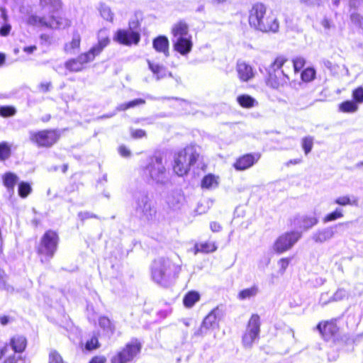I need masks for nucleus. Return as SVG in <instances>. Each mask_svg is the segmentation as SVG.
Instances as JSON below:
<instances>
[{"label": "nucleus", "instance_id": "obj_38", "mask_svg": "<svg viewBox=\"0 0 363 363\" xmlns=\"http://www.w3.org/2000/svg\"><path fill=\"white\" fill-rule=\"evenodd\" d=\"M286 62H287V59L284 56H278L271 64L268 70H272L273 72L281 71V68L283 67Z\"/></svg>", "mask_w": 363, "mask_h": 363}, {"label": "nucleus", "instance_id": "obj_48", "mask_svg": "<svg viewBox=\"0 0 363 363\" xmlns=\"http://www.w3.org/2000/svg\"><path fill=\"white\" fill-rule=\"evenodd\" d=\"M313 140L311 137L308 136L302 139L301 145L306 155L311 152L313 147Z\"/></svg>", "mask_w": 363, "mask_h": 363}, {"label": "nucleus", "instance_id": "obj_5", "mask_svg": "<svg viewBox=\"0 0 363 363\" xmlns=\"http://www.w3.org/2000/svg\"><path fill=\"white\" fill-rule=\"evenodd\" d=\"M172 32L174 36L172 42L174 50L182 55L189 53L192 49L193 43L191 35L189 33L188 25L180 21L173 26Z\"/></svg>", "mask_w": 363, "mask_h": 363}, {"label": "nucleus", "instance_id": "obj_11", "mask_svg": "<svg viewBox=\"0 0 363 363\" xmlns=\"http://www.w3.org/2000/svg\"><path fill=\"white\" fill-rule=\"evenodd\" d=\"M260 332V320L257 314H253L242 336V344L245 347H251L253 342L259 338Z\"/></svg>", "mask_w": 363, "mask_h": 363}, {"label": "nucleus", "instance_id": "obj_47", "mask_svg": "<svg viewBox=\"0 0 363 363\" xmlns=\"http://www.w3.org/2000/svg\"><path fill=\"white\" fill-rule=\"evenodd\" d=\"M315 71L313 68H307L301 73V79L304 82H310L314 79Z\"/></svg>", "mask_w": 363, "mask_h": 363}, {"label": "nucleus", "instance_id": "obj_45", "mask_svg": "<svg viewBox=\"0 0 363 363\" xmlns=\"http://www.w3.org/2000/svg\"><path fill=\"white\" fill-rule=\"evenodd\" d=\"M335 234V230L333 226L325 228L321 232H319V242L327 240L331 238Z\"/></svg>", "mask_w": 363, "mask_h": 363}, {"label": "nucleus", "instance_id": "obj_40", "mask_svg": "<svg viewBox=\"0 0 363 363\" xmlns=\"http://www.w3.org/2000/svg\"><path fill=\"white\" fill-rule=\"evenodd\" d=\"M99 12L101 17L108 21H112L113 19V13L109 6L105 4H101L99 6Z\"/></svg>", "mask_w": 363, "mask_h": 363}, {"label": "nucleus", "instance_id": "obj_27", "mask_svg": "<svg viewBox=\"0 0 363 363\" xmlns=\"http://www.w3.org/2000/svg\"><path fill=\"white\" fill-rule=\"evenodd\" d=\"M11 346L14 352H22L26 346V339L23 336H15L11 340Z\"/></svg>", "mask_w": 363, "mask_h": 363}, {"label": "nucleus", "instance_id": "obj_8", "mask_svg": "<svg viewBox=\"0 0 363 363\" xmlns=\"http://www.w3.org/2000/svg\"><path fill=\"white\" fill-rule=\"evenodd\" d=\"M30 140L38 147H50L58 140L59 135L54 130H43L40 131H30Z\"/></svg>", "mask_w": 363, "mask_h": 363}, {"label": "nucleus", "instance_id": "obj_56", "mask_svg": "<svg viewBox=\"0 0 363 363\" xmlns=\"http://www.w3.org/2000/svg\"><path fill=\"white\" fill-rule=\"evenodd\" d=\"M11 30V26L9 22H4L3 25L0 28V35L7 36Z\"/></svg>", "mask_w": 363, "mask_h": 363}, {"label": "nucleus", "instance_id": "obj_36", "mask_svg": "<svg viewBox=\"0 0 363 363\" xmlns=\"http://www.w3.org/2000/svg\"><path fill=\"white\" fill-rule=\"evenodd\" d=\"M344 216L343 211L340 208H337L334 211L327 214L323 218V221L324 223L336 220Z\"/></svg>", "mask_w": 363, "mask_h": 363}, {"label": "nucleus", "instance_id": "obj_13", "mask_svg": "<svg viewBox=\"0 0 363 363\" xmlns=\"http://www.w3.org/2000/svg\"><path fill=\"white\" fill-rule=\"evenodd\" d=\"M301 238V233L298 231L286 233L281 235L275 242L274 248L279 253L289 250Z\"/></svg>", "mask_w": 363, "mask_h": 363}, {"label": "nucleus", "instance_id": "obj_59", "mask_svg": "<svg viewBox=\"0 0 363 363\" xmlns=\"http://www.w3.org/2000/svg\"><path fill=\"white\" fill-rule=\"evenodd\" d=\"M347 296V291L344 289H338L333 295L334 301H340Z\"/></svg>", "mask_w": 363, "mask_h": 363}, {"label": "nucleus", "instance_id": "obj_30", "mask_svg": "<svg viewBox=\"0 0 363 363\" xmlns=\"http://www.w3.org/2000/svg\"><path fill=\"white\" fill-rule=\"evenodd\" d=\"M259 292V288L257 286L254 285L250 288L243 289L238 294V298L240 300H245L255 296Z\"/></svg>", "mask_w": 363, "mask_h": 363}, {"label": "nucleus", "instance_id": "obj_55", "mask_svg": "<svg viewBox=\"0 0 363 363\" xmlns=\"http://www.w3.org/2000/svg\"><path fill=\"white\" fill-rule=\"evenodd\" d=\"M40 43L45 45H50L53 43L52 36L45 33L40 35Z\"/></svg>", "mask_w": 363, "mask_h": 363}, {"label": "nucleus", "instance_id": "obj_4", "mask_svg": "<svg viewBox=\"0 0 363 363\" xmlns=\"http://www.w3.org/2000/svg\"><path fill=\"white\" fill-rule=\"evenodd\" d=\"M199 153L194 145L186 146L174 157V172L179 177L186 174L197 161Z\"/></svg>", "mask_w": 363, "mask_h": 363}, {"label": "nucleus", "instance_id": "obj_28", "mask_svg": "<svg viewBox=\"0 0 363 363\" xmlns=\"http://www.w3.org/2000/svg\"><path fill=\"white\" fill-rule=\"evenodd\" d=\"M200 299V295L198 292L192 291L188 292L183 299L184 305L186 308H191Z\"/></svg>", "mask_w": 363, "mask_h": 363}, {"label": "nucleus", "instance_id": "obj_15", "mask_svg": "<svg viewBox=\"0 0 363 363\" xmlns=\"http://www.w3.org/2000/svg\"><path fill=\"white\" fill-rule=\"evenodd\" d=\"M259 157L260 155L259 153L246 154L239 157L234 163L233 167L239 171L245 170L253 166L259 160Z\"/></svg>", "mask_w": 363, "mask_h": 363}, {"label": "nucleus", "instance_id": "obj_44", "mask_svg": "<svg viewBox=\"0 0 363 363\" xmlns=\"http://www.w3.org/2000/svg\"><path fill=\"white\" fill-rule=\"evenodd\" d=\"M353 221H346L342 223H339L333 226L335 233L342 234L345 232L347 229L350 228V226L353 224Z\"/></svg>", "mask_w": 363, "mask_h": 363}, {"label": "nucleus", "instance_id": "obj_33", "mask_svg": "<svg viewBox=\"0 0 363 363\" xmlns=\"http://www.w3.org/2000/svg\"><path fill=\"white\" fill-rule=\"evenodd\" d=\"M96 56L98 55H95V52L92 51V49L91 48L88 52L79 55L77 59L79 62H81V65L84 68V65L92 62Z\"/></svg>", "mask_w": 363, "mask_h": 363}, {"label": "nucleus", "instance_id": "obj_25", "mask_svg": "<svg viewBox=\"0 0 363 363\" xmlns=\"http://www.w3.org/2000/svg\"><path fill=\"white\" fill-rule=\"evenodd\" d=\"M18 180L17 175L12 172H6L3 177V182L4 186L7 188L10 194H13L14 186Z\"/></svg>", "mask_w": 363, "mask_h": 363}, {"label": "nucleus", "instance_id": "obj_23", "mask_svg": "<svg viewBox=\"0 0 363 363\" xmlns=\"http://www.w3.org/2000/svg\"><path fill=\"white\" fill-rule=\"evenodd\" d=\"M184 195L179 191L172 193L167 199L168 206L174 209H179L184 203Z\"/></svg>", "mask_w": 363, "mask_h": 363}, {"label": "nucleus", "instance_id": "obj_31", "mask_svg": "<svg viewBox=\"0 0 363 363\" xmlns=\"http://www.w3.org/2000/svg\"><path fill=\"white\" fill-rule=\"evenodd\" d=\"M195 254L197 252H213L217 250V247L214 243L204 242L200 244H196L194 246Z\"/></svg>", "mask_w": 363, "mask_h": 363}, {"label": "nucleus", "instance_id": "obj_34", "mask_svg": "<svg viewBox=\"0 0 363 363\" xmlns=\"http://www.w3.org/2000/svg\"><path fill=\"white\" fill-rule=\"evenodd\" d=\"M40 5L43 8L49 7L52 11H58L62 6L61 0H40Z\"/></svg>", "mask_w": 363, "mask_h": 363}, {"label": "nucleus", "instance_id": "obj_12", "mask_svg": "<svg viewBox=\"0 0 363 363\" xmlns=\"http://www.w3.org/2000/svg\"><path fill=\"white\" fill-rule=\"evenodd\" d=\"M223 316V311L219 307L214 308L203 319L200 328L194 332V336H203L208 330L218 325V321Z\"/></svg>", "mask_w": 363, "mask_h": 363}, {"label": "nucleus", "instance_id": "obj_26", "mask_svg": "<svg viewBox=\"0 0 363 363\" xmlns=\"http://www.w3.org/2000/svg\"><path fill=\"white\" fill-rule=\"evenodd\" d=\"M237 101L240 106L245 108H251L258 106L257 101L247 94H242L237 97Z\"/></svg>", "mask_w": 363, "mask_h": 363}, {"label": "nucleus", "instance_id": "obj_52", "mask_svg": "<svg viewBox=\"0 0 363 363\" xmlns=\"http://www.w3.org/2000/svg\"><path fill=\"white\" fill-rule=\"evenodd\" d=\"M293 65L295 72L300 71L305 65V60L301 57H296L293 60Z\"/></svg>", "mask_w": 363, "mask_h": 363}, {"label": "nucleus", "instance_id": "obj_51", "mask_svg": "<svg viewBox=\"0 0 363 363\" xmlns=\"http://www.w3.org/2000/svg\"><path fill=\"white\" fill-rule=\"evenodd\" d=\"M352 96L356 103H363V88L359 86L353 91Z\"/></svg>", "mask_w": 363, "mask_h": 363}, {"label": "nucleus", "instance_id": "obj_21", "mask_svg": "<svg viewBox=\"0 0 363 363\" xmlns=\"http://www.w3.org/2000/svg\"><path fill=\"white\" fill-rule=\"evenodd\" d=\"M262 20L268 26L269 28H267L266 30H259L260 31L273 33H276L278 31L279 27V22L274 14H272V13L267 14L266 13V16H264Z\"/></svg>", "mask_w": 363, "mask_h": 363}, {"label": "nucleus", "instance_id": "obj_1", "mask_svg": "<svg viewBox=\"0 0 363 363\" xmlns=\"http://www.w3.org/2000/svg\"><path fill=\"white\" fill-rule=\"evenodd\" d=\"M132 208L133 214L140 220L149 222L156 217V207L147 191H139L133 194Z\"/></svg>", "mask_w": 363, "mask_h": 363}, {"label": "nucleus", "instance_id": "obj_3", "mask_svg": "<svg viewBox=\"0 0 363 363\" xmlns=\"http://www.w3.org/2000/svg\"><path fill=\"white\" fill-rule=\"evenodd\" d=\"M178 267L169 259L159 258L152 264V277L157 284L167 286L175 278Z\"/></svg>", "mask_w": 363, "mask_h": 363}, {"label": "nucleus", "instance_id": "obj_39", "mask_svg": "<svg viewBox=\"0 0 363 363\" xmlns=\"http://www.w3.org/2000/svg\"><path fill=\"white\" fill-rule=\"evenodd\" d=\"M11 154V146L6 142L0 143V160L9 159Z\"/></svg>", "mask_w": 363, "mask_h": 363}, {"label": "nucleus", "instance_id": "obj_20", "mask_svg": "<svg viewBox=\"0 0 363 363\" xmlns=\"http://www.w3.org/2000/svg\"><path fill=\"white\" fill-rule=\"evenodd\" d=\"M316 223V219L305 216H298L294 220V225L299 229L307 230Z\"/></svg>", "mask_w": 363, "mask_h": 363}, {"label": "nucleus", "instance_id": "obj_9", "mask_svg": "<svg viewBox=\"0 0 363 363\" xmlns=\"http://www.w3.org/2000/svg\"><path fill=\"white\" fill-rule=\"evenodd\" d=\"M140 350V343L137 339H133L121 351L112 357L111 363H128L133 359Z\"/></svg>", "mask_w": 363, "mask_h": 363}, {"label": "nucleus", "instance_id": "obj_57", "mask_svg": "<svg viewBox=\"0 0 363 363\" xmlns=\"http://www.w3.org/2000/svg\"><path fill=\"white\" fill-rule=\"evenodd\" d=\"M351 21L357 24L359 26H362L363 24V18L357 13L353 12L350 15Z\"/></svg>", "mask_w": 363, "mask_h": 363}, {"label": "nucleus", "instance_id": "obj_64", "mask_svg": "<svg viewBox=\"0 0 363 363\" xmlns=\"http://www.w3.org/2000/svg\"><path fill=\"white\" fill-rule=\"evenodd\" d=\"M210 228L212 232L218 233L222 230V226L220 223H218L216 221H213L210 223Z\"/></svg>", "mask_w": 363, "mask_h": 363}, {"label": "nucleus", "instance_id": "obj_10", "mask_svg": "<svg viewBox=\"0 0 363 363\" xmlns=\"http://www.w3.org/2000/svg\"><path fill=\"white\" fill-rule=\"evenodd\" d=\"M267 7L260 2L254 4L249 11V23L256 30H266L268 26L262 20L266 16Z\"/></svg>", "mask_w": 363, "mask_h": 363}, {"label": "nucleus", "instance_id": "obj_43", "mask_svg": "<svg viewBox=\"0 0 363 363\" xmlns=\"http://www.w3.org/2000/svg\"><path fill=\"white\" fill-rule=\"evenodd\" d=\"M334 203L340 205V206H347V205H357V200L354 199L351 200L350 196H340L335 199Z\"/></svg>", "mask_w": 363, "mask_h": 363}, {"label": "nucleus", "instance_id": "obj_16", "mask_svg": "<svg viewBox=\"0 0 363 363\" xmlns=\"http://www.w3.org/2000/svg\"><path fill=\"white\" fill-rule=\"evenodd\" d=\"M338 332V328L335 321L325 322L322 326L319 323V334L325 341L333 340Z\"/></svg>", "mask_w": 363, "mask_h": 363}, {"label": "nucleus", "instance_id": "obj_6", "mask_svg": "<svg viewBox=\"0 0 363 363\" xmlns=\"http://www.w3.org/2000/svg\"><path fill=\"white\" fill-rule=\"evenodd\" d=\"M59 242V236L55 231H46L40 239L37 252L41 262H49L55 255Z\"/></svg>", "mask_w": 363, "mask_h": 363}, {"label": "nucleus", "instance_id": "obj_41", "mask_svg": "<svg viewBox=\"0 0 363 363\" xmlns=\"http://www.w3.org/2000/svg\"><path fill=\"white\" fill-rule=\"evenodd\" d=\"M0 289L4 290L8 293H13L14 289L7 283L6 275L4 272L0 269Z\"/></svg>", "mask_w": 363, "mask_h": 363}, {"label": "nucleus", "instance_id": "obj_50", "mask_svg": "<svg viewBox=\"0 0 363 363\" xmlns=\"http://www.w3.org/2000/svg\"><path fill=\"white\" fill-rule=\"evenodd\" d=\"M49 363H63V359L56 350H51L49 354Z\"/></svg>", "mask_w": 363, "mask_h": 363}, {"label": "nucleus", "instance_id": "obj_37", "mask_svg": "<svg viewBox=\"0 0 363 363\" xmlns=\"http://www.w3.org/2000/svg\"><path fill=\"white\" fill-rule=\"evenodd\" d=\"M67 69L73 72H78L82 71L84 67L77 58L69 60L65 65Z\"/></svg>", "mask_w": 363, "mask_h": 363}, {"label": "nucleus", "instance_id": "obj_17", "mask_svg": "<svg viewBox=\"0 0 363 363\" xmlns=\"http://www.w3.org/2000/svg\"><path fill=\"white\" fill-rule=\"evenodd\" d=\"M97 44L94 45L91 49L95 52V55H99L103 50L110 43L108 30L106 28L99 30L97 34Z\"/></svg>", "mask_w": 363, "mask_h": 363}, {"label": "nucleus", "instance_id": "obj_2", "mask_svg": "<svg viewBox=\"0 0 363 363\" xmlns=\"http://www.w3.org/2000/svg\"><path fill=\"white\" fill-rule=\"evenodd\" d=\"M142 176L148 182L165 184L169 180V172L166 168V162L161 156H155L142 169Z\"/></svg>", "mask_w": 363, "mask_h": 363}, {"label": "nucleus", "instance_id": "obj_60", "mask_svg": "<svg viewBox=\"0 0 363 363\" xmlns=\"http://www.w3.org/2000/svg\"><path fill=\"white\" fill-rule=\"evenodd\" d=\"M146 135V133L144 130L136 129L131 130V136L134 138H142Z\"/></svg>", "mask_w": 363, "mask_h": 363}, {"label": "nucleus", "instance_id": "obj_53", "mask_svg": "<svg viewBox=\"0 0 363 363\" xmlns=\"http://www.w3.org/2000/svg\"><path fill=\"white\" fill-rule=\"evenodd\" d=\"M99 347V341L96 337H92L88 340L85 345V348L87 350H92Z\"/></svg>", "mask_w": 363, "mask_h": 363}, {"label": "nucleus", "instance_id": "obj_29", "mask_svg": "<svg viewBox=\"0 0 363 363\" xmlns=\"http://www.w3.org/2000/svg\"><path fill=\"white\" fill-rule=\"evenodd\" d=\"M218 177L209 174L205 176L201 181V187L203 189H214L218 185Z\"/></svg>", "mask_w": 363, "mask_h": 363}, {"label": "nucleus", "instance_id": "obj_61", "mask_svg": "<svg viewBox=\"0 0 363 363\" xmlns=\"http://www.w3.org/2000/svg\"><path fill=\"white\" fill-rule=\"evenodd\" d=\"M289 264V260L286 258H282L279 261L281 274H284Z\"/></svg>", "mask_w": 363, "mask_h": 363}, {"label": "nucleus", "instance_id": "obj_14", "mask_svg": "<svg viewBox=\"0 0 363 363\" xmlns=\"http://www.w3.org/2000/svg\"><path fill=\"white\" fill-rule=\"evenodd\" d=\"M289 80L284 70L273 72L268 70V77L266 79L267 85L274 89H279L286 85Z\"/></svg>", "mask_w": 363, "mask_h": 363}, {"label": "nucleus", "instance_id": "obj_18", "mask_svg": "<svg viewBox=\"0 0 363 363\" xmlns=\"http://www.w3.org/2000/svg\"><path fill=\"white\" fill-rule=\"evenodd\" d=\"M236 70L238 72L239 79L242 82H248L255 76V72L252 66L244 61L238 62Z\"/></svg>", "mask_w": 363, "mask_h": 363}, {"label": "nucleus", "instance_id": "obj_54", "mask_svg": "<svg viewBox=\"0 0 363 363\" xmlns=\"http://www.w3.org/2000/svg\"><path fill=\"white\" fill-rule=\"evenodd\" d=\"M77 216L82 222L89 218H99L97 215L89 211H80Z\"/></svg>", "mask_w": 363, "mask_h": 363}, {"label": "nucleus", "instance_id": "obj_49", "mask_svg": "<svg viewBox=\"0 0 363 363\" xmlns=\"http://www.w3.org/2000/svg\"><path fill=\"white\" fill-rule=\"evenodd\" d=\"M99 323L101 328L107 331L113 332V328L111 320L106 317H101L99 320Z\"/></svg>", "mask_w": 363, "mask_h": 363}, {"label": "nucleus", "instance_id": "obj_62", "mask_svg": "<svg viewBox=\"0 0 363 363\" xmlns=\"http://www.w3.org/2000/svg\"><path fill=\"white\" fill-rule=\"evenodd\" d=\"M145 104V101L142 99H137L128 102L129 108H134L137 106L143 105Z\"/></svg>", "mask_w": 363, "mask_h": 363}, {"label": "nucleus", "instance_id": "obj_42", "mask_svg": "<svg viewBox=\"0 0 363 363\" xmlns=\"http://www.w3.org/2000/svg\"><path fill=\"white\" fill-rule=\"evenodd\" d=\"M32 189L30 185L24 182H21L18 184V192L21 198H26L31 192Z\"/></svg>", "mask_w": 363, "mask_h": 363}, {"label": "nucleus", "instance_id": "obj_24", "mask_svg": "<svg viewBox=\"0 0 363 363\" xmlns=\"http://www.w3.org/2000/svg\"><path fill=\"white\" fill-rule=\"evenodd\" d=\"M147 64L157 80H160L166 77L167 71L163 65L155 63L150 60H147Z\"/></svg>", "mask_w": 363, "mask_h": 363}, {"label": "nucleus", "instance_id": "obj_35", "mask_svg": "<svg viewBox=\"0 0 363 363\" xmlns=\"http://www.w3.org/2000/svg\"><path fill=\"white\" fill-rule=\"evenodd\" d=\"M358 108L354 101H345L340 104V110L345 113H353Z\"/></svg>", "mask_w": 363, "mask_h": 363}, {"label": "nucleus", "instance_id": "obj_58", "mask_svg": "<svg viewBox=\"0 0 363 363\" xmlns=\"http://www.w3.org/2000/svg\"><path fill=\"white\" fill-rule=\"evenodd\" d=\"M39 21V16L32 14L30 15L26 19V23L30 26H38Z\"/></svg>", "mask_w": 363, "mask_h": 363}, {"label": "nucleus", "instance_id": "obj_46", "mask_svg": "<svg viewBox=\"0 0 363 363\" xmlns=\"http://www.w3.org/2000/svg\"><path fill=\"white\" fill-rule=\"evenodd\" d=\"M16 109L11 106H0V116L4 118L13 116L16 114Z\"/></svg>", "mask_w": 363, "mask_h": 363}, {"label": "nucleus", "instance_id": "obj_63", "mask_svg": "<svg viewBox=\"0 0 363 363\" xmlns=\"http://www.w3.org/2000/svg\"><path fill=\"white\" fill-rule=\"evenodd\" d=\"M118 151L122 157H128L130 156V151L123 145L119 147Z\"/></svg>", "mask_w": 363, "mask_h": 363}, {"label": "nucleus", "instance_id": "obj_19", "mask_svg": "<svg viewBox=\"0 0 363 363\" xmlns=\"http://www.w3.org/2000/svg\"><path fill=\"white\" fill-rule=\"evenodd\" d=\"M152 46L157 52L163 53L165 57L169 56V40L166 36L160 35L155 38L152 41Z\"/></svg>", "mask_w": 363, "mask_h": 363}, {"label": "nucleus", "instance_id": "obj_22", "mask_svg": "<svg viewBox=\"0 0 363 363\" xmlns=\"http://www.w3.org/2000/svg\"><path fill=\"white\" fill-rule=\"evenodd\" d=\"M62 18L52 16L49 19L45 17H40L38 26H43L52 29L59 28L62 26Z\"/></svg>", "mask_w": 363, "mask_h": 363}, {"label": "nucleus", "instance_id": "obj_7", "mask_svg": "<svg viewBox=\"0 0 363 363\" xmlns=\"http://www.w3.org/2000/svg\"><path fill=\"white\" fill-rule=\"evenodd\" d=\"M140 23L137 19L129 21L128 30L120 29L117 30L113 40L120 44L130 46L132 44L137 45L140 40V35L138 30Z\"/></svg>", "mask_w": 363, "mask_h": 363}, {"label": "nucleus", "instance_id": "obj_32", "mask_svg": "<svg viewBox=\"0 0 363 363\" xmlns=\"http://www.w3.org/2000/svg\"><path fill=\"white\" fill-rule=\"evenodd\" d=\"M81 37L79 33L75 32L73 33L72 41L65 45V51L66 52H71L72 50L77 49L80 46Z\"/></svg>", "mask_w": 363, "mask_h": 363}]
</instances>
